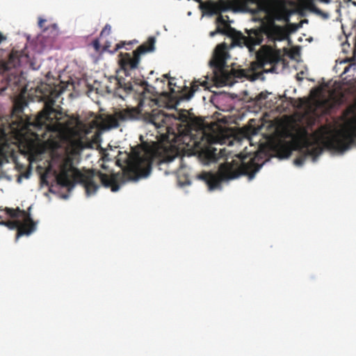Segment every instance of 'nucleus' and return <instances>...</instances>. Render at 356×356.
<instances>
[{"label": "nucleus", "instance_id": "f257e3e1", "mask_svg": "<svg viewBox=\"0 0 356 356\" xmlns=\"http://www.w3.org/2000/svg\"><path fill=\"white\" fill-rule=\"evenodd\" d=\"M155 159L152 152L141 147L132 148L127 168L122 172H113L108 175L95 169L82 172L74 167L73 159L67 156L60 165L56 181L58 184L67 188L69 191L76 184H81L84 188L87 197L95 195L102 186L110 188L113 192H117L120 187L119 182L124 179L136 181L140 178L147 177L151 172Z\"/></svg>", "mask_w": 356, "mask_h": 356}, {"label": "nucleus", "instance_id": "f03ea898", "mask_svg": "<svg viewBox=\"0 0 356 356\" xmlns=\"http://www.w3.org/2000/svg\"><path fill=\"white\" fill-rule=\"evenodd\" d=\"M55 100L49 99L45 102L44 107L31 122L30 118L24 120L19 118L10 124L12 134L19 140V147L23 148L26 154H33L37 147L38 143L44 139L47 131L49 129V124L56 118V110L54 108Z\"/></svg>", "mask_w": 356, "mask_h": 356}, {"label": "nucleus", "instance_id": "7ed1b4c3", "mask_svg": "<svg viewBox=\"0 0 356 356\" xmlns=\"http://www.w3.org/2000/svg\"><path fill=\"white\" fill-rule=\"evenodd\" d=\"M290 17L291 13L286 8L268 10L263 18L257 19L261 22L258 28L247 31V36L238 33L233 38V43L239 47L245 46L252 52L254 50V46L263 42L264 35L269 41L275 34H281L282 26L277 24L276 22H289Z\"/></svg>", "mask_w": 356, "mask_h": 356}, {"label": "nucleus", "instance_id": "20e7f679", "mask_svg": "<svg viewBox=\"0 0 356 356\" xmlns=\"http://www.w3.org/2000/svg\"><path fill=\"white\" fill-rule=\"evenodd\" d=\"M261 165L257 163L255 157L244 156L240 160H232L220 165L217 172H202L198 178L205 182L209 191L221 188V183L238 178L241 175H248L252 179Z\"/></svg>", "mask_w": 356, "mask_h": 356}, {"label": "nucleus", "instance_id": "39448f33", "mask_svg": "<svg viewBox=\"0 0 356 356\" xmlns=\"http://www.w3.org/2000/svg\"><path fill=\"white\" fill-rule=\"evenodd\" d=\"M229 57L227 45L225 42L218 44L213 52L209 66L213 74V81L216 85L222 86L232 85L234 79L247 78L249 76L248 71L244 69H232L229 70L226 65Z\"/></svg>", "mask_w": 356, "mask_h": 356}, {"label": "nucleus", "instance_id": "423d86ee", "mask_svg": "<svg viewBox=\"0 0 356 356\" xmlns=\"http://www.w3.org/2000/svg\"><path fill=\"white\" fill-rule=\"evenodd\" d=\"M155 42V37L149 36L146 42L138 47L131 53L120 52L118 55V61L120 69L117 71V73H123L125 76H130L131 73L138 68L141 56L154 51Z\"/></svg>", "mask_w": 356, "mask_h": 356}, {"label": "nucleus", "instance_id": "0eeeda50", "mask_svg": "<svg viewBox=\"0 0 356 356\" xmlns=\"http://www.w3.org/2000/svg\"><path fill=\"white\" fill-rule=\"evenodd\" d=\"M31 207H29L28 211L20 209L19 207L17 209H12L6 207L1 210L13 220H9L2 222L1 224L5 225L10 229H17V239L22 236H29L36 230L37 224L34 221L30 213Z\"/></svg>", "mask_w": 356, "mask_h": 356}, {"label": "nucleus", "instance_id": "6e6552de", "mask_svg": "<svg viewBox=\"0 0 356 356\" xmlns=\"http://www.w3.org/2000/svg\"><path fill=\"white\" fill-rule=\"evenodd\" d=\"M114 80L115 85L114 88L115 95L124 99L127 95L133 94L134 97L138 100V105L140 106L145 104L146 99L153 100L151 96L149 95L152 93L146 81H142L140 83L136 82L133 83L131 80H127L119 74Z\"/></svg>", "mask_w": 356, "mask_h": 356}, {"label": "nucleus", "instance_id": "1a4fd4ad", "mask_svg": "<svg viewBox=\"0 0 356 356\" xmlns=\"http://www.w3.org/2000/svg\"><path fill=\"white\" fill-rule=\"evenodd\" d=\"M24 56L23 52L13 49L9 54L8 60H0V93L10 88L12 90H19V84L21 76L17 74L8 73V71L19 65L21 59Z\"/></svg>", "mask_w": 356, "mask_h": 356}, {"label": "nucleus", "instance_id": "9d476101", "mask_svg": "<svg viewBox=\"0 0 356 356\" xmlns=\"http://www.w3.org/2000/svg\"><path fill=\"white\" fill-rule=\"evenodd\" d=\"M356 144V120L350 122L347 127L328 137L325 145L330 149L343 152L351 145Z\"/></svg>", "mask_w": 356, "mask_h": 356}, {"label": "nucleus", "instance_id": "9b49d317", "mask_svg": "<svg viewBox=\"0 0 356 356\" xmlns=\"http://www.w3.org/2000/svg\"><path fill=\"white\" fill-rule=\"evenodd\" d=\"M256 58V62L251 65L252 69H262L266 72H273L275 70V65L281 60V56L278 52L264 47L257 53Z\"/></svg>", "mask_w": 356, "mask_h": 356}, {"label": "nucleus", "instance_id": "f8f14e48", "mask_svg": "<svg viewBox=\"0 0 356 356\" xmlns=\"http://www.w3.org/2000/svg\"><path fill=\"white\" fill-rule=\"evenodd\" d=\"M217 142V138L211 134L203 133L201 140L195 142L200 154L204 156L208 161H214L218 158L217 149L212 146Z\"/></svg>", "mask_w": 356, "mask_h": 356}, {"label": "nucleus", "instance_id": "ddd939ff", "mask_svg": "<svg viewBox=\"0 0 356 356\" xmlns=\"http://www.w3.org/2000/svg\"><path fill=\"white\" fill-rule=\"evenodd\" d=\"M139 111L136 108H127L115 112L106 118V123L110 128H117L120 126V122L134 120L138 118Z\"/></svg>", "mask_w": 356, "mask_h": 356}, {"label": "nucleus", "instance_id": "4468645a", "mask_svg": "<svg viewBox=\"0 0 356 356\" xmlns=\"http://www.w3.org/2000/svg\"><path fill=\"white\" fill-rule=\"evenodd\" d=\"M300 155L294 160V163L297 165H302L309 156L312 157L314 161L321 154L322 148L318 145L305 139L300 149Z\"/></svg>", "mask_w": 356, "mask_h": 356}, {"label": "nucleus", "instance_id": "2eb2a0df", "mask_svg": "<svg viewBox=\"0 0 356 356\" xmlns=\"http://www.w3.org/2000/svg\"><path fill=\"white\" fill-rule=\"evenodd\" d=\"M200 3V7L209 15H213L228 10L231 3L225 0H218L217 2L208 1L202 3V0H194Z\"/></svg>", "mask_w": 356, "mask_h": 356}, {"label": "nucleus", "instance_id": "dca6fc26", "mask_svg": "<svg viewBox=\"0 0 356 356\" xmlns=\"http://www.w3.org/2000/svg\"><path fill=\"white\" fill-rule=\"evenodd\" d=\"M302 22L298 24L286 22L284 26H282V30L281 34H275L273 37L269 40L270 42L282 41L289 38V35L296 32L301 26Z\"/></svg>", "mask_w": 356, "mask_h": 356}, {"label": "nucleus", "instance_id": "f3484780", "mask_svg": "<svg viewBox=\"0 0 356 356\" xmlns=\"http://www.w3.org/2000/svg\"><path fill=\"white\" fill-rule=\"evenodd\" d=\"M243 6L248 12L256 15L259 12H266L261 0H243Z\"/></svg>", "mask_w": 356, "mask_h": 356}, {"label": "nucleus", "instance_id": "a211bd4d", "mask_svg": "<svg viewBox=\"0 0 356 356\" xmlns=\"http://www.w3.org/2000/svg\"><path fill=\"white\" fill-rule=\"evenodd\" d=\"M148 121L157 128L161 127L165 123V115L162 111L154 109L148 115Z\"/></svg>", "mask_w": 356, "mask_h": 356}, {"label": "nucleus", "instance_id": "6ab92c4d", "mask_svg": "<svg viewBox=\"0 0 356 356\" xmlns=\"http://www.w3.org/2000/svg\"><path fill=\"white\" fill-rule=\"evenodd\" d=\"M202 86L205 87L206 88H208V82L207 81L204 80L203 81H201L200 79H195L192 83L190 88L188 87H185L184 90H187V92H186L184 95V97L186 99H190L194 95V93L198 90L199 86Z\"/></svg>", "mask_w": 356, "mask_h": 356}, {"label": "nucleus", "instance_id": "aec40b11", "mask_svg": "<svg viewBox=\"0 0 356 356\" xmlns=\"http://www.w3.org/2000/svg\"><path fill=\"white\" fill-rule=\"evenodd\" d=\"M276 150L279 156L282 158H288L291 154V145L288 143H278L276 145Z\"/></svg>", "mask_w": 356, "mask_h": 356}, {"label": "nucleus", "instance_id": "412c9836", "mask_svg": "<svg viewBox=\"0 0 356 356\" xmlns=\"http://www.w3.org/2000/svg\"><path fill=\"white\" fill-rule=\"evenodd\" d=\"M309 9L312 13H315L323 19H327L330 17L328 13L321 10L313 2H310L308 5Z\"/></svg>", "mask_w": 356, "mask_h": 356}, {"label": "nucleus", "instance_id": "4be33fe9", "mask_svg": "<svg viewBox=\"0 0 356 356\" xmlns=\"http://www.w3.org/2000/svg\"><path fill=\"white\" fill-rule=\"evenodd\" d=\"M220 13H218V16L216 18V23L217 24V26H223L224 27L222 29H225L228 33H229V35L231 34V32L234 31V29L226 22V20L224 19V17Z\"/></svg>", "mask_w": 356, "mask_h": 356}, {"label": "nucleus", "instance_id": "5701e85b", "mask_svg": "<svg viewBox=\"0 0 356 356\" xmlns=\"http://www.w3.org/2000/svg\"><path fill=\"white\" fill-rule=\"evenodd\" d=\"M176 155L164 154L159 158L158 164L161 165L163 163H171L176 159Z\"/></svg>", "mask_w": 356, "mask_h": 356}, {"label": "nucleus", "instance_id": "b1692460", "mask_svg": "<svg viewBox=\"0 0 356 356\" xmlns=\"http://www.w3.org/2000/svg\"><path fill=\"white\" fill-rule=\"evenodd\" d=\"M90 45L92 47L96 54L101 55L104 52L103 48L101 47L98 39L94 40Z\"/></svg>", "mask_w": 356, "mask_h": 356}, {"label": "nucleus", "instance_id": "393cba45", "mask_svg": "<svg viewBox=\"0 0 356 356\" xmlns=\"http://www.w3.org/2000/svg\"><path fill=\"white\" fill-rule=\"evenodd\" d=\"M220 33L222 35H229V33H228L225 29H222L220 26H217L216 29L213 31H211L209 33L210 37H214L216 34Z\"/></svg>", "mask_w": 356, "mask_h": 356}, {"label": "nucleus", "instance_id": "a878e982", "mask_svg": "<svg viewBox=\"0 0 356 356\" xmlns=\"http://www.w3.org/2000/svg\"><path fill=\"white\" fill-rule=\"evenodd\" d=\"M111 26L109 24H106L100 33V36L108 35L111 33Z\"/></svg>", "mask_w": 356, "mask_h": 356}, {"label": "nucleus", "instance_id": "bb28decb", "mask_svg": "<svg viewBox=\"0 0 356 356\" xmlns=\"http://www.w3.org/2000/svg\"><path fill=\"white\" fill-rule=\"evenodd\" d=\"M127 43L125 42H120L119 43H118L116 45H115V47L113 51H111V53H115L118 50H119L120 49L124 47V45L126 44Z\"/></svg>", "mask_w": 356, "mask_h": 356}, {"label": "nucleus", "instance_id": "cd10ccee", "mask_svg": "<svg viewBox=\"0 0 356 356\" xmlns=\"http://www.w3.org/2000/svg\"><path fill=\"white\" fill-rule=\"evenodd\" d=\"M7 137V133L2 128H0V138L1 139H5Z\"/></svg>", "mask_w": 356, "mask_h": 356}, {"label": "nucleus", "instance_id": "c85d7f7f", "mask_svg": "<svg viewBox=\"0 0 356 356\" xmlns=\"http://www.w3.org/2000/svg\"><path fill=\"white\" fill-rule=\"evenodd\" d=\"M47 20L46 19H42V18H40L39 19V21H38V26L40 28H43L44 27V24L46 23Z\"/></svg>", "mask_w": 356, "mask_h": 356}, {"label": "nucleus", "instance_id": "c756f323", "mask_svg": "<svg viewBox=\"0 0 356 356\" xmlns=\"http://www.w3.org/2000/svg\"><path fill=\"white\" fill-rule=\"evenodd\" d=\"M267 95L263 92H260L258 95V99H266Z\"/></svg>", "mask_w": 356, "mask_h": 356}, {"label": "nucleus", "instance_id": "7c9ffc66", "mask_svg": "<svg viewBox=\"0 0 356 356\" xmlns=\"http://www.w3.org/2000/svg\"><path fill=\"white\" fill-rule=\"evenodd\" d=\"M173 80H174V79H170V80L169 81V83H168L169 87H170V90H172V92H173V91H174L173 88H172V86H175V83H174V82H172V81H173Z\"/></svg>", "mask_w": 356, "mask_h": 356}, {"label": "nucleus", "instance_id": "2f4dec72", "mask_svg": "<svg viewBox=\"0 0 356 356\" xmlns=\"http://www.w3.org/2000/svg\"><path fill=\"white\" fill-rule=\"evenodd\" d=\"M109 47H110L109 44H105L104 46L102 47L103 48V51H108Z\"/></svg>", "mask_w": 356, "mask_h": 356}, {"label": "nucleus", "instance_id": "473e14b6", "mask_svg": "<svg viewBox=\"0 0 356 356\" xmlns=\"http://www.w3.org/2000/svg\"><path fill=\"white\" fill-rule=\"evenodd\" d=\"M6 39V38L0 32V43Z\"/></svg>", "mask_w": 356, "mask_h": 356}, {"label": "nucleus", "instance_id": "72a5a7b5", "mask_svg": "<svg viewBox=\"0 0 356 356\" xmlns=\"http://www.w3.org/2000/svg\"><path fill=\"white\" fill-rule=\"evenodd\" d=\"M163 77H164V78H165V79H169V81H170V79H175V78H172V77H170V76H169V74H164V75H163Z\"/></svg>", "mask_w": 356, "mask_h": 356}, {"label": "nucleus", "instance_id": "f704fd0d", "mask_svg": "<svg viewBox=\"0 0 356 356\" xmlns=\"http://www.w3.org/2000/svg\"><path fill=\"white\" fill-rule=\"evenodd\" d=\"M29 172H26L25 173L23 174V177H24L25 178H29Z\"/></svg>", "mask_w": 356, "mask_h": 356}, {"label": "nucleus", "instance_id": "c9c22d12", "mask_svg": "<svg viewBox=\"0 0 356 356\" xmlns=\"http://www.w3.org/2000/svg\"><path fill=\"white\" fill-rule=\"evenodd\" d=\"M296 79H297V80H298V81H302V78H301L300 76H299V74H297V75H296Z\"/></svg>", "mask_w": 356, "mask_h": 356}, {"label": "nucleus", "instance_id": "e433bc0d", "mask_svg": "<svg viewBox=\"0 0 356 356\" xmlns=\"http://www.w3.org/2000/svg\"><path fill=\"white\" fill-rule=\"evenodd\" d=\"M321 2H323V3H328L330 2V0H321Z\"/></svg>", "mask_w": 356, "mask_h": 356}, {"label": "nucleus", "instance_id": "4c0bfd02", "mask_svg": "<svg viewBox=\"0 0 356 356\" xmlns=\"http://www.w3.org/2000/svg\"><path fill=\"white\" fill-rule=\"evenodd\" d=\"M51 27L54 29V31H56V29H57V26H56V24H52V25H51Z\"/></svg>", "mask_w": 356, "mask_h": 356}, {"label": "nucleus", "instance_id": "58836bf2", "mask_svg": "<svg viewBox=\"0 0 356 356\" xmlns=\"http://www.w3.org/2000/svg\"><path fill=\"white\" fill-rule=\"evenodd\" d=\"M348 1H351V2H352V3H353L354 6H356V1H353V0H348Z\"/></svg>", "mask_w": 356, "mask_h": 356}, {"label": "nucleus", "instance_id": "ea45409f", "mask_svg": "<svg viewBox=\"0 0 356 356\" xmlns=\"http://www.w3.org/2000/svg\"><path fill=\"white\" fill-rule=\"evenodd\" d=\"M161 82L163 84H164V83H165V81H163V80H161Z\"/></svg>", "mask_w": 356, "mask_h": 356}]
</instances>
